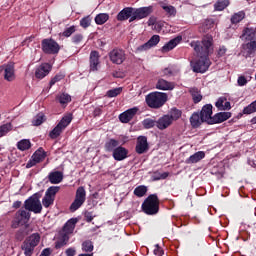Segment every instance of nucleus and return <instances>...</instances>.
I'll list each match as a JSON object with an SVG mask.
<instances>
[{"instance_id": "f257e3e1", "label": "nucleus", "mask_w": 256, "mask_h": 256, "mask_svg": "<svg viewBox=\"0 0 256 256\" xmlns=\"http://www.w3.org/2000/svg\"><path fill=\"white\" fill-rule=\"evenodd\" d=\"M191 47L197 53L200 59L195 62H191L192 71L194 73H207L209 67H211V60L209 55H213V36L211 34H206L203 36L201 42L193 41L191 42Z\"/></svg>"}, {"instance_id": "f03ea898", "label": "nucleus", "mask_w": 256, "mask_h": 256, "mask_svg": "<svg viewBox=\"0 0 256 256\" xmlns=\"http://www.w3.org/2000/svg\"><path fill=\"white\" fill-rule=\"evenodd\" d=\"M152 13L153 6L141 7L138 9L126 7L118 13L116 19L117 21H127V19H129V23H133V21H139L149 17Z\"/></svg>"}, {"instance_id": "7ed1b4c3", "label": "nucleus", "mask_w": 256, "mask_h": 256, "mask_svg": "<svg viewBox=\"0 0 256 256\" xmlns=\"http://www.w3.org/2000/svg\"><path fill=\"white\" fill-rule=\"evenodd\" d=\"M167 100V93L164 92H151L145 98V102L150 109H161L167 103Z\"/></svg>"}, {"instance_id": "20e7f679", "label": "nucleus", "mask_w": 256, "mask_h": 256, "mask_svg": "<svg viewBox=\"0 0 256 256\" xmlns=\"http://www.w3.org/2000/svg\"><path fill=\"white\" fill-rule=\"evenodd\" d=\"M159 196L150 194L142 203V211L146 215H157L159 213Z\"/></svg>"}, {"instance_id": "39448f33", "label": "nucleus", "mask_w": 256, "mask_h": 256, "mask_svg": "<svg viewBox=\"0 0 256 256\" xmlns=\"http://www.w3.org/2000/svg\"><path fill=\"white\" fill-rule=\"evenodd\" d=\"M41 241V235L39 233H33L26 237L21 245V249L25 256H31L35 252V247L39 245Z\"/></svg>"}, {"instance_id": "423d86ee", "label": "nucleus", "mask_w": 256, "mask_h": 256, "mask_svg": "<svg viewBox=\"0 0 256 256\" xmlns=\"http://www.w3.org/2000/svg\"><path fill=\"white\" fill-rule=\"evenodd\" d=\"M41 194L35 193L34 195L30 196L24 202V208L26 211H31L32 213L39 214L43 211V205H41Z\"/></svg>"}, {"instance_id": "0eeeda50", "label": "nucleus", "mask_w": 256, "mask_h": 256, "mask_svg": "<svg viewBox=\"0 0 256 256\" xmlns=\"http://www.w3.org/2000/svg\"><path fill=\"white\" fill-rule=\"evenodd\" d=\"M73 121V114H68L59 121V123L56 125V127L49 132L50 139H57L58 137H61V133H63L64 129H67L69 125H71V122Z\"/></svg>"}, {"instance_id": "6e6552de", "label": "nucleus", "mask_w": 256, "mask_h": 256, "mask_svg": "<svg viewBox=\"0 0 256 256\" xmlns=\"http://www.w3.org/2000/svg\"><path fill=\"white\" fill-rule=\"evenodd\" d=\"M29 221H31V212L24 210V209H19L14 216V219L11 222V228L12 229H17L19 226L24 225H29Z\"/></svg>"}, {"instance_id": "1a4fd4ad", "label": "nucleus", "mask_w": 256, "mask_h": 256, "mask_svg": "<svg viewBox=\"0 0 256 256\" xmlns=\"http://www.w3.org/2000/svg\"><path fill=\"white\" fill-rule=\"evenodd\" d=\"M85 201H87V191H85V187L80 186L77 188L74 201L69 207L71 213H75V211L81 209Z\"/></svg>"}, {"instance_id": "9d476101", "label": "nucleus", "mask_w": 256, "mask_h": 256, "mask_svg": "<svg viewBox=\"0 0 256 256\" xmlns=\"http://www.w3.org/2000/svg\"><path fill=\"white\" fill-rule=\"evenodd\" d=\"M41 49L46 55H57L61 51V46L52 38H46L41 42Z\"/></svg>"}, {"instance_id": "9b49d317", "label": "nucleus", "mask_w": 256, "mask_h": 256, "mask_svg": "<svg viewBox=\"0 0 256 256\" xmlns=\"http://www.w3.org/2000/svg\"><path fill=\"white\" fill-rule=\"evenodd\" d=\"M60 189L61 188L59 186H50L46 190L45 195L42 199L43 207L48 209V207H51V205H53L55 203V195H57V193H59Z\"/></svg>"}, {"instance_id": "f8f14e48", "label": "nucleus", "mask_w": 256, "mask_h": 256, "mask_svg": "<svg viewBox=\"0 0 256 256\" xmlns=\"http://www.w3.org/2000/svg\"><path fill=\"white\" fill-rule=\"evenodd\" d=\"M109 59L114 65H123L125 59H127L125 50L121 48H114L109 52Z\"/></svg>"}, {"instance_id": "ddd939ff", "label": "nucleus", "mask_w": 256, "mask_h": 256, "mask_svg": "<svg viewBox=\"0 0 256 256\" xmlns=\"http://www.w3.org/2000/svg\"><path fill=\"white\" fill-rule=\"evenodd\" d=\"M135 151L138 155H143L149 151V142L147 141V136H139L137 138Z\"/></svg>"}, {"instance_id": "4468645a", "label": "nucleus", "mask_w": 256, "mask_h": 256, "mask_svg": "<svg viewBox=\"0 0 256 256\" xmlns=\"http://www.w3.org/2000/svg\"><path fill=\"white\" fill-rule=\"evenodd\" d=\"M199 115L207 125H211V120L213 119V105L205 104L199 112Z\"/></svg>"}, {"instance_id": "2eb2a0df", "label": "nucleus", "mask_w": 256, "mask_h": 256, "mask_svg": "<svg viewBox=\"0 0 256 256\" xmlns=\"http://www.w3.org/2000/svg\"><path fill=\"white\" fill-rule=\"evenodd\" d=\"M4 69V79L6 81H15V64L10 62L0 67V71Z\"/></svg>"}, {"instance_id": "dca6fc26", "label": "nucleus", "mask_w": 256, "mask_h": 256, "mask_svg": "<svg viewBox=\"0 0 256 256\" xmlns=\"http://www.w3.org/2000/svg\"><path fill=\"white\" fill-rule=\"evenodd\" d=\"M112 157L115 161H125L129 157V150L123 146H118L112 152Z\"/></svg>"}, {"instance_id": "f3484780", "label": "nucleus", "mask_w": 256, "mask_h": 256, "mask_svg": "<svg viewBox=\"0 0 256 256\" xmlns=\"http://www.w3.org/2000/svg\"><path fill=\"white\" fill-rule=\"evenodd\" d=\"M139 108H130L119 115V120L121 123H129L137 115Z\"/></svg>"}, {"instance_id": "a211bd4d", "label": "nucleus", "mask_w": 256, "mask_h": 256, "mask_svg": "<svg viewBox=\"0 0 256 256\" xmlns=\"http://www.w3.org/2000/svg\"><path fill=\"white\" fill-rule=\"evenodd\" d=\"M228 119H231V112H218L214 116H212V119L210 120V125L224 123V121H227Z\"/></svg>"}, {"instance_id": "6ab92c4d", "label": "nucleus", "mask_w": 256, "mask_h": 256, "mask_svg": "<svg viewBox=\"0 0 256 256\" xmlns=\"http://www.w3.org/2000/svg\"><path fill=\"white\" fill-rule=\"evenodd\" d=\"M183 41L182 36H177L174 39H171L168 43H166L162 48V53H169L172 49H175L180 43Z\"/></svg>"}, {"instance_id": "aec40b11", "label": "nucleus", "mask_w": 256, "mask_h": 256, "mask_svg": "<svg viewBox=\"0 0 256 256\" xmlns=\"http://www.w3.org/2000/svg\"><path fill=\"white\" fill-rule=\"evenodd\" d=\"M101 55H99V51L93 50L90 52L89 63H90V71H97L99 67V59Z\"/></svg>"}, {"instance_id": "412c9836", "label": "nucleus", "mask_w": 256, "mask_h": 256, "mask_svg": "<svg viewBox=\"0 0 256 256\" xmlns=\"http://www.w3.org/2000/svg\"><path fill=\"white\" fill-rule=\"evenodd\" d=\"M171 125H173V121L169 117V114L163 115L156 121V127H158L160 131H164V129L171 127Z\"/></svg>"}, {"instance_id": "4be33fe9", "label": "nucleus", "mask_w": 256, "mask_h": 256, "mask_svg": "<svg viewBox=\"0 0 256 256\" xmlns=\"http://www.w3.org/2000/svg\"><path fill=\"white\" fill-rule=\"evenodd\" d=\"M51 71V66L49 63H44L40 65V67L35 72L36 79H44V77H47Z\"/></svg>"}, {"instance_id": "5701e85b", "label": "nucleus", "mask_w": 256, "mask_h": 256, "mask_svg": "<svg viewBox=\"0 0 256 256\" xmlns=\"http://www.w3.org/2000/svg\"><path fill=\"white\" fill-rule=\"evenodd\" d=\"M205 123V120L201 117L199 112H194L190 117V125L192 129H199L201 125Z\"/></svg>"}, {"instance_id": "b1692460", "label": "nucleus", "mask_w": 256, "mask_h": 256, "mask_svg": "<svg viewBox=\"0 0 256 256\" xmlns=\"http://www.w3.org/2000/svg\"><path fill=\"white\" fill-rule=\"evenodd\" d=\"M156 89H160L161 91H172V89H175V85L173 82H169L165 79H159L156 83Z\"/></svg>"}, {"instance_id": "393cba45", "label": "nucleus", "mask_w": 256, "mask_h": 256, "mask_svg": "<svg viewBox=\"0 0 256 256\" xmlns=\"http://www.w3.org/2000/svg\"><path fill=\"white\" fill-rule=\"evenodd\" d=\"M48 180L52 185H59L63 181V172L54 171L50 172L48 175Z\"/></svg>"}, {"instance_id": "a878e982", "label": "nucleus", "mask_w": 256, "mask_h": 256, "mask_svg": "<svg viewBox=\"0 0 256 256\" xmlns=\"http://www.w3.org/2000/svg\"><path fill=\"white\" fill-rule=\"evenodd\" d=\"M202 159H205V153L203 151H198L187 158L185 163H187V165H193L195 163H199Z\"/></svg>"}, {"instance_id": "bb28decb", "label": "nucleus", "mask_w": 256, "mask_h": 256, "mask_svg": "<svg viewBox=\"0 0 256 256\" xmlns=\"http://www.w3.org/2000/svg\"><path fill=\"white\" fill-rule=\"evenodd\" d=\"M77 218H71L69 219L63 226L62 232L68 233V235H71L73 231H75V225H77Z\"/></svg>"}, {"instance_id": "cd10ccee", "label": "nucleus", "mask_w": 256, "mask_h": 256, "mask_svg": "<svg viewBox=\"0 0 256 256\" xmlns=\"http://www.w3.org/2000/svg\"><path fill=\"white\" fill-rule=\"evenodd\" d=\"M33 229H29V225L24 226L23 228H20L16 233H15V239L16 241H23L29 233H31Z\"/></svg>"}, {"instance_id": "c85d7f7f", "label": "nucleus", "mask_w": 256, "mask_h": 256, "mask_svg": "<svg viewBox=\"0 0 256 256\" xmlns=\"http://www.w3.org/2000/svg\"><path fill=\"white\" fill-rule=\"evenodd\" d=\"M117 147H119V140H115L113 138L109 139L104 144V149L107 153H113Z\"/></svg>"}, {"instance_id": "c756f323", "label": "nucleus", "mask_w": 256, "mask_h": 256, "mask_svg": "<svg viewBox=\"0 0 256 256\" xmlns=\"http://www.w3.org/2000/svg\"><path fill=\"white\" fill-rule=\"evenodd\" d=\"M242 37L245 41H256L255 28H245L242 33Z\"/></svg>"}, {"instance_id": "7c9ffc66", "label": "nucleus", "mask_w": 256, "mask_h": 256, "mask_svg": "<svg viewBox=\"0 0 256 256\" xmlns=\"http://www.w3.org/2000/svg\"><path fill=\"white\" fill-rule=\"evenodd\" d=\"M47 157V152L43 150V148H39L33 155L32 159L36 161V163H41Z\"/></svg>"}, {"instance_id": "2f4dec72", "label": "nucleus", "mask_w": 256, "mask_h": 256, "mask_svg": "<svg viewBox=\"0 0 256 256\" xmlns=\"http://www.w3.org/2000/svg\"><path fill=\"white\" fill-rule=\"evenodd\" d=\"M56 101L62 105V107H67L68 103H71V95L67 93H62L56 97Z\"/></svg>"}, {"instance_id": "473e14b6", "label": "nucleus", "mask_w": 256, "mask_h": 256, "mask_svg": "<svg viewBox=\"0 0 256 256\" xmlns=\"http://www.w3.org/2000/svg\"><path fill=\"white\" fill-rule=\"evenodd\" d=\"M229 5H231L229 0H218L214 4V11H225Z\"/></svg>"}, {"instance_id": "72a5a7b5", "label": "nucleus", "mask_w": 256, "mask_h": 256, "mask_svg": "<svg viewBox=\"0 0 256 256\" xmlns=\"http://www.w3.org/2000/svg\"><path fill=\"white\" fill-rule=\"evenodd\" d=\"M32 147L31 140L29 139H22L19 142H17V149L19 151H29V149Z\"/></svg>"}, {"instance_id": "f704fd0d", "label": "nucleus", "mask_w": 256, "mask_h": 256, "mask_svg": "<svg viewBox=\"0 0 256 256\" xmlns=\"http://www.w3.org/2000/svg\"><path fill=\"white\" fill-rule=\"evenodd\" d=\"M160 7L168 14L170 17H175L177 15V9L174 6L167 5L165 3H160Z\"/></svg>"}, {"instance_id": "c9c22d12", "label": "nucleus", "mask_w": 256, "mask_h": 256, "mask_svg": "<svg viewBox=\"0 0 256 256\" xmlns=\"http://www.w3.org/2000/svg\"><path fill=\"white\" fill-rule=\"evenodd\" d=\"M245 19V13L243 11H239L232 15L230 21L232 25H237V23H241Z\"/></svg>"}, {"instance_id": "e433bc0d", "label": "nucleus", "mask_w": 256, "mask_h": 256, "mask_svg": "<svg viewBox=\"0 0 256 256\" xmlns=\"http://www.w3.org/2000/svg\"><path fill=\"white\" fill-rule=\"evenodd\" d=\"M109 21V14L106 13H100L96 15L95 17V23L96 25H105Z\"/></svg>"}, {"instance_id": "4c0bfd02", "label": "nucleus", "mask_w": 256, "mask_h": 256, "mask_svg": "<svg viewBox=\"0 0 256 256\" xmlns=\"http://www.w3.org/2000/svg\"><path fill=\"white\" fill-rule=\"evenodd\" d=\"M148 188L145 185H140L134 189V195L136 197H145L147 195Z\"/></svg>"}, {"instance_id": "58836bf2", "label": "nucleus", "mask_w": 256, "mask_h": 256, "mask_svg": "<svg viewBox=\"0 0 256 256\" xmlns=\"http://www.w3.org/2000/svg\"><path fill=\"white\" fill-rule=\"evenodd\" d=\"M142 126L144 129H153V127H157V121L151 118H145L142 121Z\"/></svg>"}, {"instance_id": "ea45409f", "label": "nucleus", "mask_w": 256, "mask_h": 256, "mask_svg": "<svg viewBox=\"0 0 256 256\" xmlns=\"http://www.w3.org/2000/svg\"><path fill=\"white\" fill-rule=\"evenodd\" d=\"M122 92H123V88L122 87L113 88V89L108 90L106 92V97H109L111 99L113 97H117V96L121 95Z\"/></svg>"}, {"instance_id": "a19ab883", "label": "nucleus", "mask_w": 256, "mask_h": 256, "mask_svg": "<svg viewBox=\"0 0 256 256\" xmlns=\"http://www.w3.org/2000/svg\"><path fill=\"white\" fill-rule=\"evenodd\" d=\"M213 27H215V21L213 19H206L202 23V31H204L205 33H207L209 29H213Z\"/></svg>"}, {"instance_id": "79ce46f5", "label": "nucleus", "mask_w": 256, "mask_h": 256, "mask_svg": "<svg viewBox=\"0 0 256 256\" xmlns=\"http://www.w3.org/2000/svg\"><path fill=\"white\" fill-rule=\"evenodd\" d=\"M167 177H169V172L161 173L156 171L152 174V181H161V179H167Z\"/></svg>"}, {"instance_id": "37998d69", "label": "nucleus", "mask_w": 256, "mask_h": 256, "mask_svg": "<svg viewBox=\"0 0 256 256\" xmlns=\"http://www.w3.org/2000/svg\"><path fill=\"white\" fill-rule=\"evenodd\" d=\"M251 113H256V100L243 109L244 115H251Z\"/></svg>"}, {"instance_id": "c03bdc74", "label": "nucleus", "mask_w": 256, "mask_h": 256, "mask_svg": "<svg viewBox=\"0 0 256 256\" xmlns=\"http://www.w3.org/2000/svg\"><path fill=\"white\" fill-rule=\"evenodd\" d=\"M181 115H182L181 110H179L177 108H172L170 110L169 117L171 118V121L173 123L174 121H177L181 117Z\"/></svg>"}, {"instance_id": "a18cd8bd", "label": "nucleus", "mask_w": 256, "mask_h": 256, "mask_svg": "<svg viewBox=\"0 0 256 256\" xmlns=\"http://www.w3.org/2000/svg\"><path fill=\"white\" fill-rule=\"evenodd\" d=\"M93 249L94 246L91 240H86L82 243V251H84V253H92Z\"/></svg>"}, {"instance_id": "49530a36", "label": "nucleus", "mask_w": 256, "mask_h": 256, "mask_svg": "<svg viewBox=\"0 0 256 256\" xmlns=\"http://www.w3.org/2000/svg\"><path fill=\"white\" fill-rule=\"evenodd\" d=\"M12 129L13 125H11V123H6L0 126V137H5V135L9 133V131H11Z\"/></svg>"}, {"instance_id": "de8ad7c7", "label": "nucleus", "mask_w": 256, "mask_h": 256, "mask_svg": "<svg viewBox=\"0 0 256 256\" xmlns=\"http://www.w3.org/2000/svg\"><path fill=\"white\" fill-rule=\"evenodd\" d=\"M250 42L246 43V49L248 55H253L256 51V40H249Z\"/></svg>"}, {"instance_id": "09e8293b", "label": "nucleus", "mask_w": 256, "mask_h": 256, "mask_svg": "<svg viewBox=\"0 0 256 256\" xmlns=\"http://www.w3.org/2000/svg\"><path fill=\"white\" fill-rule=\"evenodd\" d=\"M159 41H161V37L159 35H153L147 43L151 48L159 45Z\"/></svg>"}, {"instance_id": "8fccbe9b", "label": "nucleus", "mask_w": 256, "mask_h": 256, "mask_svg": "<svg viewBox=\"0 0 256 256\" xmlns=\"http://www.w3.org/2000/svg\"><path fill=\"white\" fill-rule=\"evenodd\" d=\"M80 26L83 29H87V27H91V16H86L80 20Z\"/></svg>"}, {"instance_id": "3c124183", "label": "nucleus", "mask_w": 256, "mask_h": 256, "mask_svg": "<svg viewBox=\"0 0 256 256\" xmlns=\"http://www.w3.org/2000/svg\"><path fill=\"white\" fill-rule=\"evenodd\" d=\"M44 121H45V115L38 114L33 120V125H35V127H39V125L43 124Z\"/></svg>"}, {"instance_id": "603ef678", "label": "nucleus", "mask_w": 256, "mask_h": 256, "mask_svg": "<svg viewBox=\"0 0 256 256\" xmlns=\"http://www.w3.org/2000/svg\"><path fill=\"white\" fill-rule=\"evenodd\" d=\"M226 54H227V47L225 45H222L218 48L216 52V57L218 59H221V57H225Z\"/></svg>"}, {"instance_id": "864d4df0", "label": "nucleus", "mask_w": 256, "mask_h": 256, "mask_svg": "<svg viewBox=\"0 0 256 256\" xmlns=\"http://www.w3.org/2000/svg\"><path fill=\"white\" fill-rule=\"evenodd\" d=\"M62 79H65V75H63V74H56L55 77H53L50 80V87H53V85H55V83H59V81H62Z\"/></svg>"}, {"instance_id": "5fc2aeb1", "label": "nucleus", "mask_w": 256, "mask_h": 256, "mask_svg": "<svg viewBox=\"0 0 256 256\" xmlns=\"http://www.w3.org/2000/svg\"><path fill=\"white\" fill-rule=\"evenodd\" d=\"M76 31V28L75 26H70L68 28H66L63 33H62V36L63 37H71L73 33H75Z\"/></svg>"}, {"instance_id": "6e6d98bb", "label": "nucleus", "mask_w": 256, "mask_h": 256, "mask_svg": "<svg viewBox=\"0 0 256 256\" xmlns=\"http://www.w3.org/2000/svg\"><path fill=\"white\" fill-rule=\"evenodd\" d=\"M72 43H74V45H79V43H81V41H83V34H75L72 38H71Z\"/></svg>"}, {"instance_id": "4d7b16f0", "label": "nucleus", "mask_w": 256, "mask_h": 256, "mask_svg": "<svg viewBox=\"0 0 256 256\" xmlns=\"http://www.w3.org/2000/svg\"><path fill=\"white\" fill-rule=\"evenodd\" d=\"M59 240L62 241L63 243H68L69 242V234L67 232H60V237Z\"/></svg>"}, {"instance_id": "13d9d810", "label": "nucleus", "mask_w": 256, "mask_h": 256, "mask_svg": "<svg viewBox=\"0 0 256 256\" xmlns=\"http://www.w3.org/2000/svg\"><path fill=\"white\" fill-rule=\"evenodd\" d=\"M237 83L239 87H245V85H247V78L245 76H239Z\"/></svg>"}, {"instance_id": "bf43d9fd", "label": "nucleus", "mask_w": 256, "mask_h": 256, "mask_svg": "<svg viewBox=\"0 0 256 256\" xmlns=\"http://www.w3.org/2000/svg\"><path fill=\"white\" fill-rule=\"evenodd\" d=\"M226 99L225 98H219L217 102L215 103V107L219 109V111H222L223 108V103H225Z\"/></svg>"}, {"instance_id": "052dcab7", "label": "nucleus", "mask_w": 256, "mask_h": 256, "mask_svg": "<svg viewBox=\"0 0 256 256\" xmlns=\"http://www.w3.org/2000/svg\"><path fill=\"white\" fill-rule=\"evenodd\" d=\"M95 216H93V212H85L84 218L87 223H91Z\"/></svg>"}, {"instance_id": "680f3d73", "label": "nucleus", "mask_w": 256, "mask_h": 256, "mask_svg": "<svg viewBox=\"0 0 256 256\" xmlns=\"http://www.w3.org/2000/svg\"><path fill=\"white\" fill-rule=\"evenodd\" d=\"M192 99L194 103H200V101L203 99V96L199 93H192Z\"/></svg>"}, {"instance_id": "e2e57ef3", "label": "nucleus", "mask_w": 256, "mask_h": 256, "mask_svg": "<svg viewBox=\"0 0 256 256\" xmlns=\"http://www.w3.org/2000/svg\"><path fill=\"white\" fill-rule=\"evenodd\" d=\"M154 255L163 256V248H161V246H159V244L155 245Z\"/></svg>"}, {"instance_id": "0e129e2a", "label": "nucleus", "mask_w": 256, "mask_h": 256, "mask_svg": "<svg viewBox=\"0 0 256 256\" xmlns=\"http://www.w3.org/2000/svg\"><path fill=\"white\" fill-rule=\"evenodd\" d=\"M148 49H151V46L148 44V42L140 45L138 48H137V51H148Z\"/></svg>"}, {"instance_id": "69168bd1", "label": "nucleus", "mask_w": 256, "mask_h": 256, "mask_svg": "<svg viewBox=\"0 0 256 256\" xmlns=\"http://www.w3.org/2000/svg\"><path fill=\"white\" fill-rule=\"evenodd\" d=\"M77 253V251L75 250V248H68L65 251L66 256H75Z\"/></svg>"}, {"instance_id": "338daca9", "label": "nucleus", "mask_w": 256, "mask_h": 256, "mask_svg": "<svg viewBox=\"0 0 256 256\" xmlns=\"http://www.w3.org/2000/svg\"><path fill=\"white\" fill-rule=\"evenodd\" d=\"M37 161H35L33 158L32 160H29L26 164V169H31V167H35L37 165Z\"/></svg>"}, {"instance_id": "774afa93", "label": "nucleus", "mask_w": 256, "mask_h": 256, "mask_svg": "<svg viewBox=\"0 0 256 256\" xmlns=\"http://www.w3.org/2000/svg\"><path fill=\"white\" fill-rule=\"evenodd\" d=\"M67 245L65 242L62 240H59L55 242V249H61V247H65Z\"/></svg>"}]
</instances>
